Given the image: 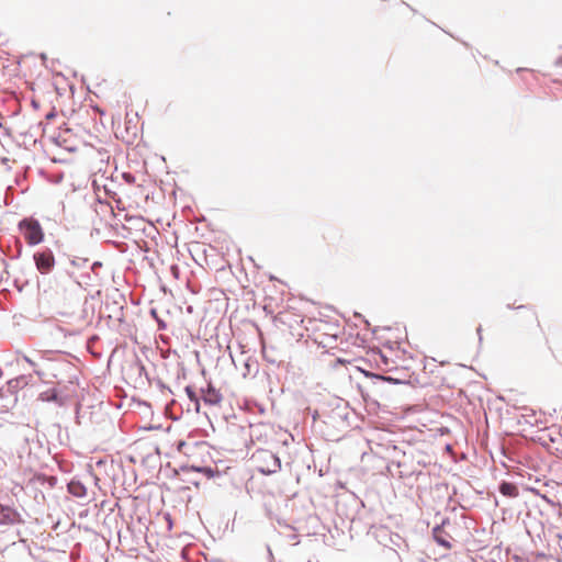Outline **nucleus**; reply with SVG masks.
I'll return each instance as SVG.
<instances>
[{
    "label": "nucleus",
    "instance_id": "9",
    "mask_svg": "<svg viewBox=\"0 0 562 562\" xmlns=\"http://www.w3.org/2000/svg\"><path fill=\"white\" fill-rule=\"evenodd\" d=\"M37 400L44 403H54L58 407H64L67 403L68 395L64 394L56 386H52L38 393Z\"/></svg>",
    "mask_w": 562,
    "mask_h": 562
},
{
    "label": "nucleus",
    "instance_id": "17",
    "mask_svg": "<svg viewBox=\"0 0 562 562\" xmlns=\"http://www.w3.org/2000/svg\"><path fill=\"white\" fill-rule=\"evenodd\" d=\"M446 522H449L448 518L443 519L441 525H436L432 528L431 533H432L434 541L438 546H440V547H442L445 549H450L451 548V542L448 540L447 535H445V531H443V525Z\"/></svg>",
    "mask_w": 562,
    "mask_h": 562
},
{
    "label": "nucleus",
    "instance_id": "5",
    "mask_svg": "<svg viewBox=\"0 0 562 562\" xmlns=\"http://www.w3.org/2000/svg\"><path fill=\"white\" fill-rule=\"evenodd\" d=\"M257 459L262 463L258 471L263 475H271L281 470L280 457L270 450H257Z\"/></svg>",
    "mask_w": 562,
    "mask_h": 562
},
{
    "label": "nucleus",
    "instance_id": "42",
    "mask_svg": "<svg viewBox=\"0 0 562 562\" xmlns=\"http://www.w3.org/2000/svg\"><path fill=\"white\" fill-rule=\"evenodd\" d=\"M442 487L447 488L448 485L447 484H436V490H440Z\"/></svg>",
    "mask_w": 562,
    "mask_h": 562
},
{
    "label": "nucleus",
    "instance_id": "33",
    "mask_svg": "<svg viewBox=\"0 0 562 562\" xmlns=\"http://www.w3.org/2000/svg\"><path fill=\"white\" fill-rule=\"evenodd\" d=\"M80 407H81V405L78 403L76 406V423L77 424H80V416H79Z\"/></svg>",
    "mask_w": 562,
    "mask_h": 562
},
{
    "label": "nucleus",
    "instance_id": "26",
    "mask_svg": "<svg viewBox=\"0 0 562 562\" xmlns=\"http://www.w3.org/2000/svg\"><path fill=\"white\" fill-rule=\"evenodd\" d=\"M186 285V289L192 294V295H196L201 292V283H191V282H188V283H184Z\"/></svg>",
    "mask_w": 562,
    "mask_h": 562
},
{
    "label": "nucleus",
    "instance_id": "44",
    "mask_svg": "<svg viewBox=\"0 0 562 562\" xmlns=\"http://www.w3.org/2000/svg\"><path fill=\"white\" fill-rule=\"evenodd\" d=\"M182 482H189V483H192L194 485H198V482L191 481V480H187V479H182Z\"/></svg>",
    "mask_w": 562,
    "mask_h": 562
},
{
    "label": "nucleus",
    "instance_id": "25",
    "mask_svg": "<svg viewBox=\"0 0 562 562\" xmlns=\"http://www.w3.org/2000/svg\"><path fill=\"white\" fill-rule=\"evenodd\" d=\"M12 288L14 289L15 292L18 293H22V291L24 290L25 286L27 285H31V283H18V282H14V283H11ZM32 291L33 292H38L40 291V285L41 283H32Z\"/></svg>",
    "mask_w": 562,
    "mask_h": 562
},
{
    "label": "nucleus",
    "instance_id": "6",
    "mask_svg": "<svg viewBox=\"0 0 562 562\" xmlns=\"http://www.w3.org/2000/svg\"><path fill=\"white\" fill-rule=\"evenodd\" d=\"M25 442L29 445V457L33 456L36 460H41L50 454L49 442L43 432L37 431L34 437H26Z\"/></svg>",
    "mask_w": 562,
    "mask_h": 562
},
{
    "label": "nucleus",
    "instance_id": "29",
    "mask_svg": "<svg viewBox=\"0 0 562 562\" xmlns=\"http://www.w3.org/2000/svg\"><path fill=\"white\" fill-rule=\"evenodd\" d=\"M136 366L138 368L139 375H143V374L147 375L146 368H145L144 363L138 358L136 360Z\"/></svg>",
    "mask_w": 562,
    "mask_h": 562
},
{
    "label": "nucleus",
    "instance_id": "49",
    "mask_svg": "<svg viewBox=\"0 0 562 562\" xmlns=\"http://www.w3.org/2000/svg\"><path fill=\"white\" fill-rule=\"evenodd\" d=\"M336 361H337V363H345V360L341 358H338Z\"/></svg>",
    "mask_w": 562,
    "mask_h": 562
},
{
    "label": "nucleus",
    "instance_id": "47",
    "mask_svg": "<svg viewBox=\"0 0 562 562\" xmlns=\"http://www.w3.org/2000/svg\"><path fill=\"white\" fill-rule=\"evenodd\" d=\"M312 417H313V419H314V420H316V418L318 417V413H317V411H315V412L313 413Z\"/></svg>",
    "mask_w": 562,
    "mask_h": 562
},
{
    "label": "nucleus",
    "instance_id": "48",
    "mask_svg": "<svg viewBox=\"0 0 562 562\" xmlns=\"http://www.w3.org/2000/svg\"><path fill=\"white\" fill-rule=\"evenodd\" d=\"M183 446H186V441H180V442H179V446H178V449L180 450V449H181V447H183Z\"/></svg>",
    "mask_w": 562,
    "mask_h": 562
},
{
    "label": "nucleus",
    "instance_id": "35",
    "mask_svg": "<svg viewBox=\"0 0 562 562\" xmlns=\"http://www.w3.org/2000/svg\"><path fill=\"white\" fill-rule=\"evenodd\" d=\"M192 403L194 404V411L199 413L201 408L200 397L193 401Z\"/></svg>",
    "mask_w": 562,
    "mask_h": 562
},
{
    "label": "nucleus",
    "instance_id": "43",
    "mask_svg": "<svg viewBox=\"0 0 562 562\" xmlns=\"http://www.w3.org/2000/svg\"><path fill=\"white\" fill-rule=\"evenodd\" d=\"M53 117H55V113H54V112H49V113L46 115V119H47V120H50V119H53Z\"/></svg>",
    "mask_w": 562,
    "mask_h": 562
},
{
    "label": "nucleus",
    "instance_id": "24",
    "mask_svg": "<svg viewBox=\"0 0 562 562\" xmlns=\"http://www.w3.org/2000/svg\"><path fill=\"white\" fill-rule=\"evenodd\" d=\"M324 325L326 327H329V330H334L333 333H325V334L336 340L340 335V325H339L338 321H336L335 323L325 322Z\"/></svg>",
    "mask_w": 562,
    "mask_h": 562
},
{
    "label": "nucleus",
    "instance_id": "40",
    "mask_svg": "<svg viewBox=\"0 0 562 562\" xmlns=\"http://www.w3.org/2000/svg\"><path fill=\"white\" fill-rule=\"evenodd\" d=\"M186 310H187V313H189V314H192L194 312V308L192 305H188Z\"/></svg>",
    "mask_w": 562,
    "mask_h": 562
},
{
    "label": "nucleus",
    "instance_id": "46",
    "mask_svg": "<svg viewBox=\"0 0 562 562\" xmlns=\"http://www.w3.org/2000/svg\"><path fill=\"white\" fill-rule=\"evenodd\" d=\"M381 359H382V361H383L385 364H387V358H386L384 355H382V353H381Z\"/></svg>",
    "mask_w": 562,
    "mask_h": 562
},
{
    "label": "nucleus",
    "instance_id": "20",
    "mask_svg": "<svg viewBox=\"0 0 562 562\" xmlns=\"http://www.w3.org/2000/svg\"><path fill=\"white\" fill-rule=\"evenodd\" d=\"M498 492L508 498H516L519 495V488L516 483L510 481H501L498 483Z\"/></svg>",
    "mask_w": 562,
    "mask_h": 562
},
{
    "label": "nucleus",
    "instance_id": "7",
    "mask_svg": "<svg viewBox=\"0 0 562 562\" xmlns=\"http://www.w3.org/2000/svg\"><path fill=\"white\" fill-rule=\"evenodd\" d=\"M95 313L103 316V295L101 290L89 291L85 296L82 314L85 318L93 317Z\"/></svg>",
    "mask_w": 562,
    "mask_h": 562
},
{
    "label": "nucleus",
    "instance_id": "21",
    "mask_svg": "<svg viewBox=\"0 0 562 562\" xmlns=\"http://www.w3.org/2000/svg\"><path fill=\"white\" fill-rule=\"evenodd\" d=\"M507 308L516 310V311H525L526 312V321L531 323H537V326L540 327V322L538 319L536 311L530 305H515L508 303Z\"/></svg>",
    "mask_w": 562,
    "mask_h": 562
},
{
    "label": "nucleus",
    "instance_id": "4",
    "mask_svg": "<svg viewBox=\"0 0 562 562\" xmlns=\"http://www.w3.org/2000/svg\"><path fill=\"white\" fill-rule=\"evenodd\" d=\"M64 358V353L61 351L56 350H44L41 351V361L40 366L34 369V373L44 381L46 376L57 378V374L53 371V363L61 360Z\"/></svg>",
    "mask_w": 562,
    "mask_h": 562
},
{
    "label": "nucleus",
    "instance_id": "11",
    "mask_svg": "<svg viewBox=\"0 0 562 562\" xmlns=\"http://www.w3.org/2000/svg\"><path fill=\"white\" fill-rule=\"evenodd\" d=\"M22 521V517L15 508L0 504V526H13Z\"/></svg>",
    "mask_w": 562,
    "mask_h": 562
},
{
    "label": "nucleus",
    "instance_id": "52",
    "mask_svg": "<svg viewBox=\"0 0 562 562\" xmlns=\"http://www.w3.org/2000/svg\"><path fill=\"white\" fill-rule=\"evenodd\" d=\"M391 540H392V543L398 546L397 540H393V539H391Z\"/></svg>",
    "mask_w": 562,
    "mask_h": 562
},
{
    "label": "nucleus",
    "instance_id": "36",
    "mask_svg": "<svg viewBox=\"0 0 562 562\" xmlns=\"http://www.w3.org/2000/svg\"><path fill=\"white\" fill-rule=\"evenodd\" d=\"M355 316L360 318L361 321H363L366 323V326L367 327H370V323L360 314V313H355Z\"/></svg>",
    "mask_w": 562,
    "mask_h": 562
},
{
    "label": "nucleus",
    "instance_id": "19",
    "mask_svg": "<svg viewBox=\"0 0 562 562\" xmlns=\"http://www.w3.org/2000/svg\"><path fill=\"white\" fill-rule=\"evenodd\" d=\"M67 491L70 495H72L74 497H77V498H83L87 496L86 485L81 482V480H79L77 477H72L67 483Z\"/></svg>",
    "mask_w": 562,
    "mask_h": 562
},
{
    "label": "nucleus",
    "instance_id": "30",
    "mask_svg": "<svg viewBox=\"0 0 562 562\" xmlns=\"http://www.w3.org/2000/svg\"><path fill=\"white\" fill-rule=\"evenodd\" d=\"M357 370L360 371L367 379H369L371 381V376H370V373H372L371 371L366 370L361 367H357Z\"/></svg>",
    "mask_w": 562,
    "mask_h": 562
},
{
    "label": "nucleus",
    "instance_id": "14",
    "mask_svg": "<svg viewBox=\"0 0 562 562\" xmlns=\"http://www.w3.org/2000/svg\"><path fill=\"white\" fill-rule=\"evenodd\" d=\"M57 483V477L54 475H46L45 473H34L29 480V485L38 487L53 488Z\"/></svg>",
    "mask_w": 562,
    "mask_h": 562
},
{
    "label": "nucleus",
    "instance_id": "18",
    "mask_svg": "<svg viewBox=\"0 0 562 562\" xmlns=\"http://www.w3.org/2000/svg\"><path fill=\"white\" fill-rule=\"evenodd\" d=\"M32 376L31 375H25V374H22V375H19L16 378H13L11 380H9L7 383H5V387L10 391H12V393L16 394L18 395V392L24 387H26L31 381Z\"/></svg>",
    "mask_w": 562,
    "mask_h": 562
},
{
    "label": "nucleus",
    "instance_id": "10",
    "mask_svg": "<svg viewBox=\"0 0 562 562\" xmlns=\"http://www.w3.org/2000/svg\"><path fill=\"white\" fill-rule=\"evenodd\" d=\"M34 261L41 273H47L54 267L55 259L52 250L43 249L34 254Z\"/></svg>",
    "mask_w": 562,
    "mask_h": 562
},
{
    "label": "nucleus",
    "instance_id": "38",
    "mask_svg": "<svg viewBox=\"0 0 562 562\" xmlns=\"http://www.w3.org/2000/svg\"><path fill=\"white\" fill-rule=\"evenodd\" d=\"M160 291H162L164 293H167L169 290L165 283H160Z\"/></svg>",
    "mask_w": 562,
    "mask_h": 562
},
{
    "label": "nucleus",
    "instance_id": "31",
    "mask_svg": "<svg viewBox=\"0 0 562 562\" xmlns=\"http://www.w3.org/2000/svg\"><path fill=\"white\" fill-rule=\"evenodd\" d=\"M482 326L479 325V327L476 328V334L479 336V345L481 346L482 345V341H483V336H482Z\"/></svg>",
    "mask_w": 562,
    "mask_h": 562
},
{
    "label": "nucleus",
    "instance_id": "23",
    "mask_svg": "<svg viewBox=\"0 0 562 562\" xmlns=\"http://www.w3.org/2000/svg\"><path fill=\"white\" fill-rule=\"evenodd\" d=\"M149 315L151 316L153 319H155L156 324H157V328L158 330H166L167 329V323L166 321H164L159 315H158V312L155 307H151L149 310Z\"/></svg>",
    "mask_w": 562,
    "mask_h": 562
},
{
    "label": "nucleus",
    "instance_id": "50",
    "mask_svg": "<svg viewBox=\"0 0 562 562\" xmlns=\"http://www.w3.org/2000/svg\"><path fill=\"white\" fill-rule=\"evenodd\" d=\"M32 104H33V106H35V108H37V106H38V105H37V103H36L34 100L32 101Z\"/></svg>",
    "mask_w": 562,
    "mask_h": 562
},
{
    "label": "nucleus",
    "instance_id": "34",
    "mask_svg": "<svg viewBox=\"0 0 562 562\" xmlns=\"http://www.w3.org/2000/svg\"><path fill=\"white\" fill-rule=\"evenodd\" d=\"M24 359H25V361H26V362H29V363H30V366H32L34 369H35L36 367H38V366H40V362H35L34 360H32V359H30V358H27V357H24Z\"/></svg>",
    "mask_w": 562,
    "mask_h": 562
},
{
    "label": "nucleus",
    "instance_id": "27",
    "mask_svg": "<svg viewBox=\"0 0 562 562\" xmlns=\"http://www.w3.org/2000/svg\"><path fill=\"white\" fill-rule=\"evenodd\" d=\"M184 392H186V394H187L188 398L190 400V402H193V401H195L196 398H199V396H198V394H196V392H195V389H194V386H192V385H187V386L184 387Z\"/></svg>",
    "mask_w": 562,
    "mask_h": 562
},
{
    "label": "nucleus",
    "instance_id": "37",
    "mask_svg": "<svg viewBox=\"0 0 562 562\" xmlns=\"http://www.w3.org/2000/svg\"><path fill=\"white\" fill-rule=\"evenodd\" d=\"M123 176L127 182H133L135 180L134 176L131 173H124Z\"/></svg>",
    "mask_w": 562,
    "mask_h": 562
},
{
    "label": "nucleus",
    "instance_id": "22",
    "mask_svg": "<svg viewBox=\"0 0 562 562\" xmlns=\"http://www.w3.org/2000/svg\"><path fill=\"white\" fill-rule=\"evenodd\" d=\"M205 296H206L207 301H215V302L227 301L225 291L223 289L215 288V286L207 289Z\"/></svg>",
    "mask_w": 562,
    "mask_h": 562
},
{
    "label": "nucleus",
    "instance_id": "2",
    "mask_svg": "<svg viewBox=\"0 0 562 562\" xmlns=\"http://www.w3.org/2000/svg\"><path fill=\"white\" fill-rule=\"evenodd\" d=\"M18 227L20 232L23 234L26 243L30 246L38 245L44 239L43 228L37 220L34 217H24L22 218Z\"/></svg>",
    "mask_w": 562,
    "mask_h": 562
},
{
    "label": "nucleus",
    "instance_id": "28",
    "mask_svg": "<svg viewBox=\"0 0 562 562\" xmlns=\"http://www.w3.org/2000/svg\"><path fill=\"white\" fill-rule=\"evenodd\" d=\"M357 387H358L362 398L364 401H368V398H369V386L364 385V384H361V383H358Z\"/></svg>",
    "mask_w": 562,
    "mask_h": 562
},
{
    "label": "nucleus",
    "instance_id": "45",
    "mask_svg": "<svg viewBox=\"0 0 562 562\" xmlns=\"http://www.w3.org/2000/svg\"><path fill=\"white\" fill-rule=\"evenodd\" d=\"M53 427L57 428L58 432H60V430H61L60 424H54Z\"/></svg>",
    "mask_w": 562,
    "mask_h": 562
},
{
    "label": "nucleus",
    "instance_id": "12",
    "mask_svg": "<svg viewBox=\"0 0 562 562\" xmlns=\"http://www.w3.org/2000/svg\"><path fill=\"white\" fill-rule=\"evenodd\" d=\"M371 386H375L379 383H389L394 385L409 384L406 376H395L391 374L370 373Z\"/></svg>",
    "mask_w": 562,
    "mask_h": 562
},
{
    "label": "nucleus",
    "instance_id": "51",
    "mask_svg": "<svg viewBox=\"0 0 562 562\" xmlns=\"http://www.w3.org/2000/svg\"><path fill=\"white\" fill-rule=\"evenodd\" d=\"M391 540H392V543L398 546L397 540H393V539H391Z\"/></svg>",
    "mask_w": 562,
    "mask_h": 562
},
{
    "label": "nucleus",
    "instance_id": "3",
    "mask_svg": "<svg viewBox=\"0 0 562 562\" xmlns=\"http://www.w3.org/2000/svg\"><path fill=\"white\" fill-rule=\"evenodd\" d=\"M4 557L8 562H34V557L26 540H19L5 547Z\"/></svg>",
    "mask_w": 562,
    "mask_h": 562
},
{
    "label": "nucleus",
    "instance_id": "32",
    "mask_svg": "<svg viewBox=\"0 0 562 562\" xmlns=\"http://www.w3.org/2000/svg\"><path fill=\"white\" fill-rule=\"evenodd\" d=\"M158 386L161 389V390H167L169 393H172L171 389L166 385L162 381H158Z\"/></svg>",
    "mask_w": 562,
    "mask_h": 562
},
{
    "label": "nucleus",
    "instance_id": "15",
    "mask_svg": "<svg viewBox=\"0 0 562 562\" xmlns=\"http://www.w3.org/2000/svg\"><path fill=\"white\" fill-rule=\"evenodd\" d=\"M202 401L205 405L215 406L221 403L223 396L213 384H209L206 387L201 389Z\"/></svg>",
    "mask_w": 562,
    "mask_h": 562
},
{
    "label": "nucleus",
    "instance_id": "41",
    "mask_svg": "<svg viewBox=\"0 0 562 562\" xmlns=\"http://www.w3.org/2000/svg\"><path fill=\"white\" fill-rule=\"evenodd\" d=\"M269 281L274 282V281H281V280L274 276H270Z\"/></svg>",
    "mask_w": 562,
    "mask_h": 562
},
{
    "label": "nucleus",
    "instance_id": "39",
    "mask_svg": "<svg viewBox=\"0 0 562 562\" xmlns=\"http://www.w3.org/2000/svg\"><path fill=\"white\" fill-rule=\"evenodd\" d=\"M389 449H392L394 452H402L396 445H392Z\"/></svg>",
    "mask_w": 562,
    "mask_h": 562
},
{
    "label": "nucleus",
    "instance_id": "13",
    "mask_svg": "<svg viewBox=\"0 0 562 562\" xmlns=\"http://www.w3.org/2000/svg\"><path fill=\"white\" fill-rule=\"evenodd\" d=\"M18 400V395L3 385L0 389V413H8L13 409Z\"/></svg>",
    "mask_w": 562,
    "mask_h": 562
},
{
    "label": "nucleus",
    "instance_id": "16",
    "mask_svg": "<svg viewBox=\"0 0 562 562\" xmlns=\"http://www.w3.org/2000/svg\"><path fill=\"white\" fill-rule=\"evenodd\" d=\"M180 471L182 473H190V472H199L202 473L207 479L215 477L216 475H220V471L216 468H212L210 465H189L184 464L180 467Z\"/></svg>",
    "mask_w": 562,
    "mask_h": 562
},
{
    "label": "nucleus",
    "instance_id": "1",
    "mask_svg": "<svg viewBox=\"0 0 562 562\" xmlns=\"http://www.w3.org/2000/svg\"><path fill=\"white\" fill-rule=\"evenodd\" d=\"M125 295L119 289L113 288L112 290L106 291L105 295L103 296V316H106L110 319H115L120 324H123L125 322Z\"/></svg>",
    "mask_w": 562,
    "mask_h": 562
},
{
    "label": "nucleus",
    "instance_id": "8",
    "mask_svg": "<svg viewBox=\"0 0 562 562\" xmlns=\"http://www.w3.org/2000/svg\"><path fill=\"white\" fill-rule=\"evenodd\" d=\"M72 265L78 269H81L82 272L79 276H76L75 272H71V278H81V279H93L99 278L98 269L102 268V263L100 261L89 262L88 259L77 258L72 260Z\"/></svg>",
    "mask_w": 562,
    "mask_h": 562
}]
</instances>
